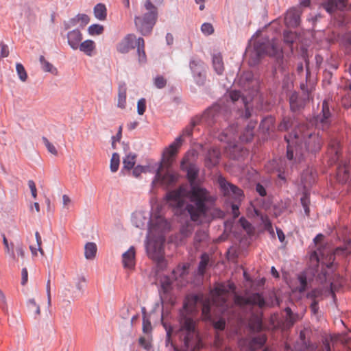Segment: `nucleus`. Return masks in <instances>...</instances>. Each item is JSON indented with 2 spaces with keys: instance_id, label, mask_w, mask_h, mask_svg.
Masks as SVG:
<instances>
[{
  "instance_id": "f257e3e1",
  "label": "nucleus",
  "mask_w": 351,
  "mask_h": 351,
  "mask_svg": "<svg viewBox=\"0 0 351 351\" xmlns=\"http://www.w3.org/2000/svg\"><path fill=\"white\" fill-rule=\"evenodd\" d=\"M193 155L187 152L180 163V169L186 172L191 184V189L187 195L191 203L186 204L184 211L189 215L191 221L200 222L202 217L206 216L208 208L214 204L215 197L206 189L195 184L199 169L191 161Z\"/></svg>"
},
{
  "instance_id": "f03ea898",
  "label": "nucleus",
  "mask_w": 351,
  "mask_h": 351,
  "mask_svg": "<svg viewBox=\"0 0 351 351\" xmlns=\"http://www.w3.org/2000/svg\"><path fill=\"white\" fill-rule=\"evenodd\" d=\"M285 139L287 143V158L293 163H300L306 152H316L322 146V140L315 132L311 121L300 124L289 136H285Z\"/></svg>"
},
{
  "instance_id": "7ed1b4c3",
  "label": "nucleus",
  "mask_w": 351,
  "mask_h": 351,
  "mask_svg": "<svg viewBox=\"0 0 351 351\" xmlns=\"http://www.w3.org/2000/svg\"><path fill=\"white\" fill-rule=\"evenodd\" d=\"M199 295H189L186 298L183 308L180 311V328L176 335L181 343L191 350H199L202 341L196 328L193 314L197 311V304L200 301Z\"/></svg>"
},
{
  "instance_id": "20e7f679",
  "label": "nucleus",
  "mask_w": 351,
  "mask_h": 351,
  "mask_svg": "<svg viewBox=\"0 0 351 351\" xmlns=\"http://www.w3.org/2000/svg\"><path fill=\"white\" fill-rule=\"evenodd\" d=\"M236 287L234 283L228 281L224 283H219L215 289L210 291V297L202 304V316L205 319L210 318V306L215 305L221 308L224 313L228 306V299L230 292L234 291Z\"/></svg>"
},
{
  "instance_id": "39448f33",
  "label": "nucleus",
  "mask_w": 351,
  "mask_h": 351,
  "mask_svg": "<svg viewBox=\"0 0 351 351\" xmlns=\"http://www.w3.org/2000/svg\"><path fill=\"white\" fill-rule=\"evenodd\" d=\"M156 16V8L149 0L146 1L143 8V16H136L134 19L137 29L143 36L152 32Z\"/></svg>"
},
{
  "instance_id": "423d86ee",
  "label": "nucleus",
  "mask_w": 351,
  "mask_h": 351,
  "mask_svg": "<svg viewBox=\"0 0 351 351\" xmlns=\"http://www.w3.org/2000/svg\"><path fill=\"white\" fill-rule=\"evenodd\" d=\"M254 60L250 61V64H256L259 58L263 55H268L269 56L280 57L282 53V49L279 45L278 40L272 39H261L255 42L254 46Z\"/></svg>"
},
{
  "instance_id": "0eeeda50",
  "label": "nucleus",
  "mask_w": 351,
  "mask_h": 351,
  "mask_svg": "<svg viewBox=\"0 0 351 351\" xmlns=\"http://www.w3.org/2000/svg\"><path fill=\"white\" fill-rule=\"evenodd\" d=\"M164 168L160 165L152 181V185L160 184L164 187H169L176 184L179 178L178 173L169 168H167L163 172Z\"/></svg>"
},
{
  "instance_id": "6e6552de",
  "label": "nucleus",
  "mask_w": 351,
  "mask_h": 351,
  "mask_svg": "<svg viewBox=\"0 0 351 351\" xmlns=\"http://www.w3.org/2000/svg\"><path fill=\"white\" fill-rule=\"evenodd\" d=\"M234 302L237 306L241 308H245L248 306L251 307L253 306H258L260 308H263L265 305L263 295L258 293H252L245 296L235 294Z\"/></svg>"
},
{
  "instance_id": "1a4fd4ad",
  "label": "nucleus",
  "mask_w": 351,
  "mask_h": 351,
  "mask_svg": "<svg viewBox=\"0 0 351 351\" xmlns=\"http://www.w3.org/2000/svg\"><path fill=\"white\" fill-rule=\"evenodd\" d=\"M182 143L183 140L182 139V136H178L172 143L165 149L162 154V159L160 165L161 167L170 168Z\"/></svg>"
},
{
  "instance_id": "9d476101",
  "label": "nucleus",
  "mask_w": 351,
  "mask_h": 351,
  "mask_svg": "<svg viewBox=\"0 0 351 351\" xmlns=\"http://www.w3.org/2000/svg\"><path fill=\"white\" fill-rule=\"evenodd\" d=\"M186 195V190L180 187L176 190L169 191L167 197L171 206L181 210L184 207Z\"/></svg>"
},
{
  "instance_id": "9b49d317",
  "label": "nucleus",
  "mask_w": 351,
  "mask_h": 351,
  "mask_svg": "<svg viewBox=\"0 0 351 351\" xmlns=\"http://www.w3.org/2000/svg\"><path fill=\"white\" fill-rule=\"evenodd\" d=\"M219 184L221 191L225 196L231 197L239 200L243 197L242 190L228 182L224 178H219Z\"/></svg>"
},
{
  "instance_id": "f8f14e48",
  "label": "nucleus",
  "mask_w": 351,
  "mask_h": 351,
  "mask_svg": "<svg viewBox=\"0 0 351 351\" xmlns=\"http://www.w3.org/2000/svg\"><path fill=\"white\" fill-rule=\"evenodd\" d=\"M330 115L328 104L324 100L322 103V114L318 115L315 121L316 125L323 130L328 128L330 124Z\"/></svg>"
},
{
  "instance_id": "ddd939ff",
  "label": "nucleus",
  "mask_w": 351,
  "mask_h": 351,
  "mask_svg": "<svg viewBox=\"0 0 351 351\" xmlns=\"http://www.w3.org/2000/svg\"><path fill=\"white\" fill-rule=\"evenodd\" d=\"M319 5L327 12L332 14L336 10H343L347 5L348 0H319Z\"/></svg>"
},
{
  "instance_id": "4468645a",
  "label": "nucleus",
  "mask_w": 351,
  "mask_h": 351,
  "mask_svg": "<svg viewBox=\"0 0 351 351\" xmlns=\"http://www.w3.org/2000/svg\"><path fill=\"white\" fill-rule=\"evenodd\" d=\"M169 223L163 218H158L156 219V223L152 222L151 226L149 228L148 237L154 235L155 233L158 234V238L163 241V233L169 229Z\"/></svg>"
},
{
  "instance_id": "2eb2a0df",
  "label": "nucleus",
  "mask_w": 351,
  "mask_h": 351,
  "mask_svg": "<svg viewBox=\"0 0 351 351\" xmlns=\"http://www.w3.org/2000/svg\"><path fill=\"white\" fill-rule=\"evenodd\" d=\"M136 36L132 34L126 35L117 45V50L121 53H127L136 46Z\"/></svg>"
},
{
  "instance_id": "dca6fc26",
  "label": "nucleus",
  "mask_w": 351,
  "mask_h": 351,
  "mask_svg": "<svg viewBox=\"0 0 351 351\" xmlns=\"http://www.w3.org/2000/svg\"><path fill=\"white\" fill-rule=\"evenodd\" d=\"M190 67L194 74L196 82L198 84H203L205 80L204 62L199 60H193L190 62Z\"/></svg>"
},
{
  "instance_id": "f3484780",
  "label": "nucleus",
  "mask_w": 351,
  "mask_h": 351,
  "mask_svg": "<svg viewBox=\"0 0 351 351\" xmlns=\"http://www.w3.org/2000/svg\"><path fill=\"white\" fill-rule=\"evenodd\" d=\"M229 96L233 102L239 101V100L241 99V102L243 104L245 108L244 117L246 119L250 118L251 117V110L249 106V101H251L252 97H248L247 96L241 95V92L239 90L230 91Z\"/></svg>"
},
{
  "instance_id": "a211bd4d",
  "label": "nucleus",
  "mask_w": 351,
  "mask_h": 351,
  "mask_svg": "<svg viewBox=\"0 0 351 351\" xmlns=\"http://www.w3.org/2000/svg\"><path fill=\"white\" fill-rule=\"evenodd\" d=\"M300 10L292 8L288 10L285 16V23L287 27H295L300 23Z\"/></svg>"
},
{
  "instance_id": "6ab92c4d",
  "label": "nucleus",
  "mask_w": 351,
  "mask_h": 351,
  "mask_svg": "<svg viewBox=\"0 0 351 351\" xmlns=\"http://www.w3.org/2000/svg\"><path fill=\"white\" fill-rule=\"evenodd\" d=\"M122 263L124 268L133 269L135 265V249L133 246L122 255Z\"/></svg>"
},
{
  "instance_id": "aec40b11",
  "label": "nucleus",
  "mask_w": 351,
  "mask_h": 351,
  "mask_svg": "<svg viewBox=\"0 0 351 351\" xmlns=\"http://www.w3.org/2000/svg\"><path fill=\"white\" fill-rule=\"evenodd\" d=\"M146 250L148 256L153 260L159 261L162 256L161 247L153 244L149 239L146 243Z\"/></svg>"
},
{
  "instance_id": "412c9836",
  "label": "nucleus",
  "mask_w": 351,
  "mask_h": 351,
  "mask_svg": "<svg viewBox=\"0 0 351 351\" xmlns=\"http://www.w3.org/2000/svg\"><path fill=\"white\" fill-rule=\"evenodd\" d=\"M308 100L304 97H299L298 94H292L289 99L290 108L292 111L300 110L304 107Z\"/></svg>"
},
{
  "instance_id": "4be33fe9",
  "label": "nucleus",
  "mask_w": 351,
  "mask_h": 351,
  "mask_svg": "<svg viewBox=\"0 0 351 351\" xmlns=\"http://www.w3.org/2000/svg\"><path fill=\"white\" fill-rule=\"evenodd\" d=\"M67 39L70 47L73 49L76 50L78 49L82 40V34L79 30L74 29L68 33Z\"/></svg>"
},
{
  "instance_id": "5701e85b",
  "label": "nucleus",
  "mask_w": 351,
  "mask_h": 351,
  "mask_svg": "<svg viewBox=\"0 0 351 351\" xmlns=\"http://www.w3.org/2000/svg\"><path fill=\"white\" fill-rule=\"evenodd\" d=\"M221 156L220 150L217 147L211 148L208 150L206 156V165L212 167L219 162Z\"/></svg>"
},
{
  "instance_id": "b1692460",
  "label": "nucleus",
  "mask_w": 351,
  "mask_h": 351,
  "mask_svg": "<svg viewBox=\"0 0 351 351\" xmlns=\"http://www.w3.org/2000/svg\"><path fill=\"white\" fill-rule=\"evenodd\" d=\"M193 231V226L187 223L186 224L182 226L180 232L177 235L178 240L176 241L178 244H182L184 240L192 234Z\"/></svg>"
},
{
  "instance_id": "393cba45",
  "label": "nucleus",
  "mask_w": 351,
  "mask_h": 351,
  "mask_svg": "<svg viewBox=\"0 0 351 351\" xmlns=\"http://www.w3.org/2000/svg\"><path fill=\"white\" fill-rule=\"evenodd\" d=\"M350 178V171L346 162L339 165L337 171V179L341 183H346Z\"/></svg>"
},
{
  "instance_id": "a878e982",
  "label": "nucleus",
  "mask_w": 351,
  "mask_h": 351,
  "mask_svg": "<svg viewBox=\"0 0 351 351\" xmlns=\"http://www.w3.org/2000/svg\"><path fill=\"white\" fill-rule=\"evenodd\" d=\"M78 49L88 56H92L95 50V43L91 40H86L80 44Z\"/></svg>"
},
{
  "instance_id": "bb28decb",
  "label": "nucleus",
  "mask_w": 351,
  "mask_h": 351,
  "mask_svg": "<svg viewBox=\"0 0 351 351\" xmlns=\"http://www.w3.org/2000/svg\"><path fill=\"white\" fill-rule=\"evenodd\" d=\"M256 125V122H250L245 128L243 134L240 136V140L242 142H250L254 136V129Z\"/></svg>"
},
{
  "instance_id": "cd10ccee",
  "label": "nucleus",
  "mask_w": 351,
  "mask_h": 351,
  "mask_svg": "<svg viewBox=\"0 0 351 351\" xmlns=\"http://www.w3.org/2000/svg\"><path fill=\"white\" fill-rule=\"evenodd\" d=\"M136 47L139 62L145 63L147 61V56L145 51V40L143 38H138L136 40Z\"/></svg>"
},
{
  "instance_id": "c85d7f7f",
  "label": "nucleus",
  "mask_w": 351,
  "mask_h": 351,
  "mask_svg": "<svg viewBox=\"0 0 351 351\" xmlns=\"http://www.w3.org/2000/svg\"><path fill=\"white\" fill-rule=\"evenodd\" d=\"M213 66L218 75H221L224 71V65L221 54H215L213 56Z\"/></svg>"
},
{
  "instance_id": "c756f323",
  "label": "nucleus",
  "mask_w": 351,
  "mask_h": 351,
  "mask_svg": "<svg viewBox=\"0 0 351 351\" xmlns=\"http://www.w3.org/2000/svg\"><path fill=\"white\" fill-rule=\"evenodd\" d=\"M127 88L125 85H121L119 87L117 106L124 109L126 106Z\"/></svg>"
},
{
  "instance_id": "7c9ffc66",
  "label": "nucleus",
  "mask_w": 351,
  "mask_h": 351,
  "mask_svg": "<svg viewBox=\"0 0 351 351\" xmlns=\"http://www.w3.org/2000/svg\"><path fill=\"white\" fill-rule=\"evenodd\" d=\"M35 237L36 240L37 247L34 245L29 246V250L33 256H37V252L38 251L41 256H45V252L42 248V237L38 232H36Z\"/></svg>"
},
{
  "instance_id": "2f4dec72",
  "label": "nucleus",
  "mask_w": 351,
  "mask_h": 351,
  "mask_svg": "<svg viewBox=\"0 0 351 351\" xmlns=\"http://www.w3.org/2000/svg\"><path fill=\"white\" fill-rule=\"evenodd\" d=\"M235 128L231 126L230 129L223 132L219 135V138L221 141H225L231 144L235 140Z\"/></svg>"
},
{
  "instance_id": "473e14b6",
  "label": "nucleus",
  "mask_w": 351,
  "mask_h": 351,
  "mask_svg": "<svg viewBox=\"0 0 351 351\" xmlns=\"http://www.w3.org/2000/svg\"><path fill=\"white\" fill-rule=\"evenodd\" d=\"M94 15L99 21H104L107 16V10L103 3H98L94 8Z\"/></svg>"
},
{
  "instance_id": "72a5a7b5",
  "label": "nucleus",
  "mask_w": 351,
  "mask_h": 351,
  "mask_svg": "<svg viewBox=\"0 0 351 351\" xmlns=\"http://www.w3.org/2000/svg\"><path fill=\"white\" fill-rule=\"evenodd\" d=\"M97 247L95 243L88 242L84 247V256L86 259H93L97 253Z\"/></svg>"
},
{
  "instance_id": "f704fd0d",
  "label": "nucleus",
  "mask_w": 351,
  "mask_h": 351,
  "mask_svg": "<svg viewBox=\"0 0 351 351\" xmlns=\"http://www.w3.org/2000/svg\"><path fill=\"white\" fill-rule=\"evenodd\" d=\"M239 83L244 88H250L254 86L253 75L250 71L243 73L239 79Z\"/></svg>"
},
{
  "instance_id": "c9c22d12",
  "label": "nucleus",
  "mask_w": 351,
  "mask_h": 351,
  "mask_svg": "<svg viewBox=\"0 0 351 351\" xmlns=\"http://www.w3.org/2000/svg\"><path fill=\"white\" fill-rule=\"evenodd\" d=\"M136 154H129L123 160V168L126 169H132L136 163Z\"/></svg>"
},
{
  "instance_id": "e433bc0d",
  "label": "nucleus",
  "mask_w": 351,
  "mask_h": 351,
  "mask_svg": "<svg viewBox=\"0 0 351 351\" xmlns=\"http://www.w3.org/2000/svg\"><path fill=\"white\" fill-rule=\"evenodd\" d=\"M274 125V119L272 117H268L263 119L261 123V128L265 132L271 130Z\"/></svg>"
},
{
  "instance_id": "4c0bfd02",
  "label": "nucleus",
  "mask_w": 351,
  "mask_h": 351,
  "mask_svg": "<svg viewBox=\"0 0 351 351\" xmlns=\"http://www.w3.org/2000/svg\"><path fill=\"white\" fill-rule=\"evenodd\" d=\"M209 262V256L207 254H203L201 256V260L199 264L198 270L199 273L203 275L206 271V267Z\"/></svg>"
},
{
  "instance_id": "58836bf2",
  "label": "nucleus",
  "mask_w": 351,
  "mask_h": 351,
  "mask_svg": "<svg viewBox=\"0 0 351 351\" xmlns=\"http://www.w3.org/2000/svg\"><path fill=\"white\" fill-rule=\"evenodd\" d=\"M120 163V158L119 155L117 153H114L112 155V158L110 160V168L112 172H116L119 167Z\"/></svg>"
},
{
  "instance_id": "ea45409f",
  "label": "nucleus",
  "mask_w": 351,
  "mask_h": 351,
  "mask_svg": "<svg viewBox=\"0 0 351 351\" xmlns=\"http://www.w3.org/2000/svg\"><path fill=\"white\" fill-rule=\"evenodd\" d=\"M293 124V121L291 117H285L282 119V121L278 125V130L285 131L288 130Z\"/></svg>"
},
{
  "instance_id": "a19ab883",
  "label": "nucleus",
  "mask_w": 351,
  "mask_h": 351,
  "mask_svg": "<svg viewBox=\"0 0 351 351\" xmlns=\"http://www.w3.org/2000/svg\"><path fill=\"white\" fill-rule=\"evenodd\" d=\"M40 62L42 64V69L43 71L51 73H53V71H56V69L53 68V66L45 60L43 56H40Z\"/></svg>"
},
{
  "instance_id": "79ce46f5",
  "label": "nucleus",
  "mask_w": 351,
  "mask_h": 351,
  "mask_svg": "<svg viewBox=\"0 0 351 351\" xmlns=\"http://www.w3.org/2000/svg\"><path fill=\"white\" fill-rule=\"evenodd\" d=\"M88 32L90 35H100L104 32V27L101 25L93 24L88 27Z\"/></svg>"
},
{
  "instance_id": "37998d69",
  "label": "nucleus",
  "mask_w": 351,
  "mask_h": 351,
  "mask_svg": "<svg viewBox=\"0 0 351 351\" xmlns=\"http://www.w3.org/2000/svg\"><path fill=\"white\" fill-rule=\"evenodd\" d=\"M16 69L19 79L22 82H25L27 78V74L24 66L21 63H17L16 65Z\"/></svg>"
},
{
  "instance_id": "c03bdc74",
  "label": "nucleus",
  "mask_w": 351,
  "mask_h": 351,
  "mask_svg": "<svg viewBox=\"0 0 351 351\" xmlns=\"http://www.w3.org/2000/svg\"><path fill=\"white\" fill-rule=\"evenodd\" d=\"M286 313V321L289 326H293V324L296 322V319L298 317L297 315H294L291 308L287 307L285 308Z\"/></svg>"
},
{
  "instance_id": "a18cd8bd",
  "label": "nucleus",
  "mask_w": 351,
  "mask_h": 351,
  "mask_svg": "<svg viewBox=\"0 0 351 351\" xmlns=\"http://www.w3.org/2000/svg\"><path fill=\"white\" fill-rule=\"evenodd\" d=\"M261 221L264 226V228L267 230L270 234H274V229L272 226V223L267 216L266 215H262L261 216Z\"/></svg>"
},
{
  "instance_id": "49530a36",
  "label": "nucleus",
  "mask_w": 351,
  "mask_h": 351,
  "mask_svg": "<svg viewBox=\"0 0 351 351\" xmlns=\"http://www.w3.org/2000/svg\"><path fill=\"white\" fill-rule=\"evenodd\" d=\"M239 223L247 234H250L253 233L254 228L251 223L247 219H245L243 217H241L239 219Z\"/></svg>"
},
{
  "instance_id": "de8ad7c7",
  "label": "nucleus",
  "mask_w": 351,
  "mask_h": 351,
  "mask_svg": "<svg viewBox=\"0 0 351 351\" xmlns=\"http://www.w3.org/2000/svg\"><path fill=\"white\" fill-rule=\"evenodd\" d=\"M42 141L43 143L45 144V147H47L49 152H50L51 154L54 156L58 155V151L55 146L49 142V141L45 136L42 138Z\"/></svg>"
},
{
  "instance_id": "09e8293b",
  "label": "nucleus",
  "mask_w": 351,
  "mask_h": 351,
  "mask_svg": "<svg viewBox=\"0 0 351 351\" xmlns=\"http://www.w3.org/2000/svg\"><path fill=\"white\" fill-rule=\"evenodd\" d=\"M139 345L147 350L152 348L151 339L149 337H141L138 339Z\"/></svg>"
},
{
  "instance_id": "8fccbe9b",
  "label": "nucleus",
  "mask_w": 351,
  "mask_h": 351,
  "mask_svg": "<svg viewBox=\"0 0 351 351\" xmlns=\"http://www.w3.org/2000/svg\"><path fill=\"white\" fill-rule=\"evenodd\" d=\"M28 307L30 309H34V313L36 317H38L40 315V308L38 304H36L34 299H30L27 302Z\"/></svg>"
},
{
  "instance_id": "3c124183",
  "label": "nucleus",
  "mask_w": 351,
  "mask_h": 351,
  "mask_svg": "<svg viewBox=\"0 0 351 351\" xmlns=\"http://www.w3.org/2000/svg\"><path fill=\"white\" fill-rule=\"evenodd\" d=\"M154 85L158 88H164L167 84V80L161 75H158L154 78Z\"/></svg>"
},
{
  "instance_id": "603ef678",
  "label": "nucleus",
  "mask_w": 351,
  "mask_h": 351,
  "mask_svg": "<svg viewBox=\"0 0 351 351\" xmlns=\"http://www.w3.org/2000/svg\"><path fill=\"white\" fill-rule=\"evenodd\" d=\"M301 204L304 208V213L306 215H309L310 209H309V198L306 194H304L301 197Z\"/></svg>"
},
{
  "instance_id": "864d4df0",
  "label": "nucleus",
  "mask_w": 351,
  "mask_h": 351,
  "mask_svg": "<svg viewBox=\"0 0 351 351\" xmlns=\"http://www.w3.org/2000/svg\"><path fill=\"white\" fill-rule=\"evenodd\" d=\"M152 327L150 321L146 316L143 319V331L144 333L149 334L152 332Z\"/></svg>"
},
{
  "instance_id": "5fc2aeb1",
  "label": "nucleus",
  "mask_w": 351,
  "mask_h": 351,
  "mask_svg": "<svg viewBox=\"0 0 351 351\" xmlns=\"http://www.w3.org/2000/svg\"><path fill=\"white\" fill-rule=\"evenodd\" d=\"M76 23L80 22L83 25H86L90 21V18L88 15L85 14H80L76 16L75 19H73Z\"/></svg>"
},
{
  "instance_id": "6e6d98bb",
  "label": "nucleus",
  "mask_w": 351,
  "mask_h": 351,
  "mask_svg": "<svg viewBox=\"0 0 351 351\" xmlns=\"http://www.w3.org/2000/svg\"><path fill=\"white\" fill-rule=\"evenodd\" d=\"M146 110V100L142 98L138 101L137 112L139 115H143Z\"/></svg>"
},
{
  "instance_id": "4d7b16f0",
  "label": "nucleus",
  "mask_w": 351,
  "mask_h": 351,
  "mask_svg": "<svg viewBox=\"0 0 351 351\" xmlns=\"http://www.w3.org/2000/svg\"><path fill=\"white\" fill-rule=\"evenodd\" d=\"M202 32L206 35H210L214 32V28L210 23H205L202 25Z\"/></svg>"
},
{
  "instance_id": "13d9d810",
  "label": "nucleus",
  "mask_w": 351,
  "mask_h": 351,
  "mask_svg": "<svg viewBox=\"0 0 351 351\" xmlns=\"http://www.w3.org/2000/svg\"><path fill=\"white\" fill-rule=\"evenodd\" d=\"M295 39V34L291 31L284 32V41L288 44H292Z\"/></svg>"
},
{
  "instance_id": "bf43d9fd",
  "label": "nucleus",
  "mask_w": 351,
  "mask_h": 351,
  "mask_svg": "<svg viewBox=\"0 0 351 351\" xmlns=\"http://www.w3.org/2000/svg\"><path fill=\"white\" fill-rule=\"evenodd\" d=\"M298 280L300 281V292H303L306 290L307 286V280L306 278L304 275H300L298 277Z\"/></svg>"
},
{
  "instance_id": "052dcab7",
  "label": "nucleus",
  "mask_w": 351,
  "mask_h": 351,
  "mask_svg": "<svg viewBox=\"0 0 351 351\" xmlns=\"http://www.w3.org/2000/svg\"><path fill=\"white\" fill-rule=\"evenodd\" d=\"M0 46H1L0 58L8 57L9 56V53H10L8 46L3 43H1Z\"/></svg>"
},
{
  "instance_id": "680f3d73",
  "label": "nucleus",
  "mask_w": 351,
  "mask_h": 351,
  "mask_svg": "<svg viewBox=\"0 0 351 351\" xmlns=\"http://www.w3.org/2000/svg\"><path fill=\"white\" fill-rule=\"evenodd\" d=\"M28 186H29V188L30 189L32 197L34 199H36L37 197V190H36L35 182L33 180H29Z\"/></svg>"
},
{
  "instance_id": "e2e57ef3",
  "label": "nucleus",
  "mask_w": 351,
  "mask_h": 351,
  "mask_svg": "<svg viewBox=\"0 0 351 351\" xmlns=\"http://www.w3.org/2000/svg\"><path fill=\"white\" fill-rule=\"evenodd\" d=\"M195 124L193 123L191 125H189L186 127L183 131L182 134L180 136H182V139L183 140L184 136H189L192 134L193 132V128L194 127Z\"/></svg>"
},
{
  "instance_id": "0e129e2a",
  "label": "nucleus",
  "mask_w": 351,
  "mask_h": 351,
  "mask_svg": "<svg viewBox=\"0 0 351 351\" xmlns=\"http://www.w3.org/2000/svg\"><path fill=\"white\" fill-rule=\"evenodd\" d=\"M143 172H145V167L143 166H136L133 169V175L135 177L139 176Z\"/></svg>"
},
{
  "instance_id": "69168bd1",
  "label": "nucleus",
  "mask_w": 351,
  "mask_h": 351,
  "mask_svg": "<svg viewBox=\"0 0 351 351\" xmlns=\"http://www.w3.org/2000/svg\"><path fill=\"white\" fill-rule=\"evenodd\" d=\"M86 283V280L84 278L81 277L77 279V281L76 282V288L79 291H82Z\"/></svg>"
},
{
  "instance_id": "338daca9",
  "label": "nucleus",
  "mask_w": 351,
  "mask_h": 351,
  "mask_svg": "<svg viewBox=\"0 0 351 351\" xmlns=\"http://www.w3.org/2000/svg\"><path fill=\"white\" fill-rule=\"evenodd\" d=\"M226 322L224 319H221L218 320L217 322H215L214 327L215 329L223 330L225 328Z\"/></svg>"
},
{
  "instance_id": "774afa93",
  "label": "nucleus",
  "mask_w": 351,
  "mask_h": 351,
  "mask_svg": "<svg viewBox=\"0 0 351 351\" xmlns=\"http://www.w3.org/2000/svg\"><path fill=\"white\" fill-rule=\"evenodd\" d=\"M16 252L18 256H20L21 258L25 257V250L23 245L19 244L16 247Z\"/></svg>"
}]
</instances>
